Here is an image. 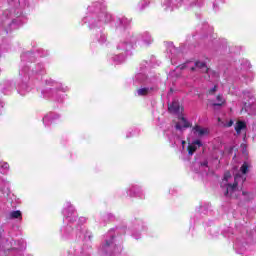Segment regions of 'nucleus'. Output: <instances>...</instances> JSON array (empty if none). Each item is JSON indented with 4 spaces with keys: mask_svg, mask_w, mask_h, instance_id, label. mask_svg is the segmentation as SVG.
<instances>
[{
    "mask_svg": "<svg viewBox=\"0 0 256 256\" xmlns=\"http://www.w3.org/2000/svg\"><path fill=\"white\" fill-rule=\"evenodd\" d=\"M249 171H251V163L244 162L239 171L234 174V178L231 176V172L224 174L220 185L222 191H224L225 197L237 199V197L242 194L245 199H251V194L243 190V184L247 181V173H249Z\"/></svg>",
    "mask_w": 256,
    "mask_h": 256,
    "instance_id": "nucleus-1",
    "label": "nucleus"
},
{
    "mask_svg": "<svg viewBox=\"0 0 256 256\" xmlns=\"http://www.w3.org/2000/svg\"><path fill=\"white\" fill-rule=\"evenodd\" d=\"M117 253V245L113 233H109L100 247V256H112Z\"/></svg>",
    "mask_w": 256,
    "mask_h": 256,
    "instance_id": "nucleus-2",
    "label": "nucleus"
},
{
    "mask_svg": "<svg viewBox=\"0 0 256 256\" xmlns=\"http://www.w3.org/2000/svg\"><path fill=\"white\" fill-rule=\"evenodd\" d=\"M192 133L193 135H195V137H205V135H209V129L196 125L193 127L192 129Z\"/></svg>",
    "mask_w": 256,
    "mask_h": 256,
    "instance_id": "nucleus-3",
    "label": "nucleus"
},
{
    "mask_svg": "<svg viewBox=\"0 0 256 256\" xmlns=\"http://www.w3.org/2000/svg\"><path fill=\"white\" fill-rule=\"evenodd\" d=\"M189 127H190V124H189V122L185 119V117L180 116V117L178 118V122L176 123L175 128H176L178 131H183V129H189Z\"/></svg>",
    "mask_w": 256,
    "mask_h": 256,
    "instance_id": "nucleus-4",
    "label": "nucleus"
},
{
    "mask_svg": "<svg viewBox=\"0 0 256 256\" xmlns=\"http://www.w3.org/2000/svg\"><path fill=\"white\" fill-rule=\"evenodd\" d=\"M168 111H170V113H175L176 115H179V113L183 111V108L181 107L179 102L174 101L171 105L168 106Z\"/></svg>",
    "mask_w": 256,
    "mask_h": 256,
    "instance_id": "nucleus-5",
    "label": "nucleus"
},
{
    "mask_svg": "<svg viewBox=\"0 0 256 256\" xmlns=\"http://www.w3.org/2000/svg\"><path fill=\"white\" fill-rule=\"evenodd\" d=\"M202 145L201 140H195L194 142L190 143L188 145V154L193 155V153H195Z\"/></svg>",
    "mask_w": 256,
    "mask_h": 256,
    "instance_id": "nucleus-6",
    "label": "nucleus"
},
{
    "mask_svg": "<svg viewBox=\"0 0 256 256\" xmlns=\"http://www.w3.org/2000/svg\"><path fill=\"white\" fill-rule=\"evenodd\" d=\"M57 119H59V115L50 112L43 118V123H55Z\"/></svg>",
    "mask_w": 256,
    "mask_h": 256,
    "instance_id": "nucleus-7",
    "label": "nucleus"
},
{
    "mask_svg": "<svg viewBox=\"0 0 256 256\" xmlns=\"http://www.w3.org/2000/svg\"><path fill=\"white\" fill-rule=\"evenodd\" d=\"M164 5H166V10L171 7L172 9L174 7H180L181 6V0H165Z\"/></svg>",
    "mask_w": 256,
    "mask_h": 256,
    "instance_id": "nucleus-8",
    "label": "nucleus"
},
{
    "mask_svg": "<svg viewBox=\"0 0 256 256\" xmlns=\"http://www.w3.org/2000/svg\"><path fill=\"white\" fill-rule=\"evenodd\" d=\"M195 67L196 69H201L202 73H208V75H211V70L207 68L205 62H196Z\"/></svg>",
    "mask_w": 256,
    "mask_h": 256,
    "instance_id": "nucleus-9",
    "label": "nucleus"
},
{
    "mask_svg": "<svg viewBox=\"0 0 256 256\" xmlns=\"http://www.w3.org/2000/svg\"><path fill=\"white\" fill-rule=\"evenodd\" d=\"M151 91H153V89L149 87L140 88L136 91V95L138 97H145V95H149Z\"/></svg>",
    "mask_w": 256,
    "mask_h": 256,
    "instance_id": "nucleus-10",
    "label": "nucleus"
},
{
    "mask_svg": "<svg viewBox=\"0 0 256 256\" xmlns=\"http://www.w3.org/2000/svg\"><path fill=\"white\" fill-rule=\"evenodd\" d=\"M245 129H247V125L245 124V122L239 121L236 123L235 131H236L237 135H240L241 131H245Z\"/></svg>",
    "mask_w": 256,
    "mask_h": 256,
    "instance_id": "nucleus-11",
    "label": "nucleus"
},
{
    "mask_svg": "<svg viewBox=\"0 0 256 256\" xmlns=\"http://www.w3.org/2000/svg\"><path fill=\"white\" fill-rule=\"evenodd\" d=\"M98 17L99 21H101L102 23H109V21H111V14L107 12L100 13Z\"/></svg>",
    "mask_w": 256,
    "mask_h": 256,
    "instance_id": "nucleus-12",
    "label": "nucleus"
},
{
    "mask_svg": "<svg viewBox=\"0 0 256 256\" xmlns=\"http://www.w3.org/2000/svg\"><path fill=\"white\" fill-rule=\"evenodd\" d=\"M216 99L218 102L212 104L214 107H221V105L225 103V98H223L221 95H218Z\"/></svg>",
    "mask_w": 256,
    "mask_h": 256,
    "instance_id": "nucleus-13",
    "label": "nucleus"
},
{
    "mask_svg": "<svg viewBox=\"0 0 256 256\" xmlns=\"http://www.w3.org/2000/svg\"><path fill=\"white\" fill-rule=\"evenodd\" d=\"M10 218L11 219H21V211L17 210V211H12L10 213Z\"/></svg>",
    "mask_w": 256,
    "mask_h": 256,
    "instance_id": "nucleus-14",
    "label": "nucleus"
},
{
    "mask_svg": "<svg viewBox=\"0 0 256 256\" xmlns=\"http://www.w3.org/2000/svg\"><path fill=\"white\" fill-rule=\"evenodd\" d=\"M71 231H73V228H72L71 226H66V227L63 229L64 237H68V236H69V233H71Z\"/></svg>",
    "mask_w": 256,
    "mask_h": 256,
    "instance_id": "nucleus-15",
    "label": "nucleus"
},
{
    "mask_svg": "<svg viewBox=\"0 0 256 256\" xmlns=\"http://www.w3.org/2000/svg\"><path fill=\"white\" fill-rule=\"evenodd\" d=\"M70 207V213L67 212V209L63 210V214L65 215V217H71V215L73 214V206H69Z\"/></svg>",
    "mask_w": 256,
    "mask_h": 256,
    "instance_id": "nucleus-16",
    "label": "nucleus"
},
{
    "mask_svg": "<svg viewBox=\"0 0 256 256\" xmlns=\"http://www.w3.org/2000/svg\"><path fill=\"white\" fill-rule=\"evenodd\" d=\"M224 127H233V120H229L226 124H224Z\"/></svg>",
    "mask_w": 256,
    "mask_h": 256,
    "instance_id": "nucleus-17",
    "label": "nucleus"
},
{
    "mask_svg": "<svg viewBox=\"0 0 256 256\" xmlns=\"http://www.w3.org/2000/svg\"><path fill=\"white\" fill-rule=\"evenodd\" d=\"M241 149H242V153L246 154L247 153V145L245 144H241Z\"/></svg>",
    "mask_w": 256,
    "mask_h": 256,
    "instance_id": "nucleus-18",
    "label": "nucleus"
},
{
    "mask_svg": "<svg viewBox=\"0 0 256 256\" xmlns=\"http://www.w3.org/2000/svg\"><path fill=\"white\" fill-rule=\"evenodd\" d=\"M217 91V86H214L212 89L209 90V94L213 95Z\"/></svg>",
    "mask_w": 256,
    "mask_h": 256,
    "instance_id": "nucleus-19",
    "label": "nucleus"
},
{
    "mask_svg": "<svg viewBox=\"0 0 256 256\" xmlns=\"http://www.w3.org/2000/svg\"><path fill=\"white\" fill-rule=\"evenodd\" d=\"M208 165V162L207 161H204L200 164V167H207Z\"/></svg>",
    "mask_w": 256,
    "mask_h": 256,
    "instance_id": "nucleus-20",
    "label": "nucleus"
},
{
    "mask_svg": "<svg viewBox=\"0 0 256 256\" xmlns=\"http://www.w3.org/2000/svg\"><path fill=\"white\" fill-rule=\"evenodd\" d=\"M153 40L151 39V36L148 37V40L146 41L147 45H149L150 43H152Z\"/></svg>",
    "mask_w": 256,
    "mask_h": 256,
    "instance_id": "nucleus-21",
    "label": "nucleus"
},
{
    "mask_svg": "<svg viewBox=\"0 0 256 256\" xmlns=\"http://www.w3.org/2000/svg\"><path fill=\"white\" fill-rule=\"evenodd\" d=\"M247 107H248L247 102H245L244 107L242 108V111H247Z\"/></svg>",
    "mask_w": 256,
    "mask_h": 256,
    "instance_id": "nucleus-22",
    "label": "nucleus"
},
{
    "mask_svg": "<svg viewBox=\"0 0 256 256\" xmlns=\"http://www.w3.org/2000/svg\"><path fill=\"white\" fill-rule=\"evenodd\" d=\"M131 47H133V45L129 44L126 48L121 47V49H125L127 51L128 49H131Z\"/></svg>",
    "mask_w": 256,
    "mask_h": 256,
    "instance_id": "nucleus-23",
    "label": "nucleus"
},
{
    "mask_svg": "<svg viewBox=\"0 0 256 256\" xmlns=\"http://www.w3.org/2000/svg\"><path fill=\"white\" fill-rule=\"evenodd\" d=\"M181 143H182V149H185V143H186L185 140H182Z\"/></svg>",
    "mask_w": 256,
    "mask_h": 256,
    "instance_id": "nucleus-24",
    "label": "nucleus"
},
{
    "mask_svg": "<svg viewBox=\"0 0 256 256\" xmlns=\"http://www.w3.org/2000/svg\"><path fill=\"white\" fill-rule=\"evenodd\" d=\"M3 167H4V169H9V164L5 163V164L3 165Z\"/></svg>",
    "mask_w": 256,
    "mask_h": 256,
    "instance_id": "nucleus-25",
    "label": "nucleus"
},
{
    "mask_svg": "<svg viewBox=\"0 0 256 256\" xmlns=\"http://www.w3.org/2000/svg\"><path fill=\"white\" fill-rule=\"evenodd\" d=\"M186 66L185 65H182V66H180V69H183V68H185Z\"/></svg>",
    "mask_w": 256,
    "mask_h": 256,
    "instance_id": "nucleus-26",
    "label": "nucleus"
},
{
    "mask_svg": "<svg viewBox=\"0 0 256 256\" xmlns=\"http://www.w3.org/2000/svg\"><path fill=\"white\" fill-rule=\"evenodd\" d=\"M191 70H192V71H195V67H192Z\"/></svg>",
    "mask_w": 256,
    "mask_h": 256,
    "instance_id": "nucleus-27",
    "label": "nucleus"
}]
</instances>
